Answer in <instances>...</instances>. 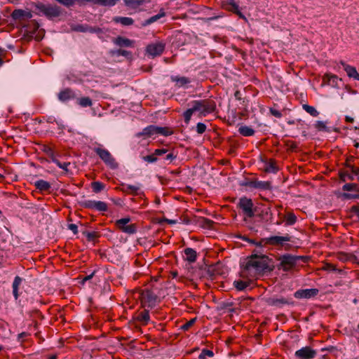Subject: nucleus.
<instances>
[{
    "instance_id": "f257e3e1",
    "label": "nucleus",
    "mask_w": 359,
    "mask_h": 359,
    "mask_svg": "<svg viewBox=\"0 0 359 359\" xmlns=\"http://www.w3.org/2000/svg\"><path fill=\"white\" fill-rule=\"evenodd\" d=\"M271 270L266 256L255 255L249 257L245 264L241 267L240 274L243 278L254 280Z\"/></svg>"
},
{
    "instance_id": "f03ea898",
    "label": "nucleus",
    "mask_w": 359,
    "mask_h": 359,
    "mask_svg": "<svg viewBox=\"0 0 359 359\" xmlns=\"http://www.w3.org/2000/svg\"><path fill=\"white\" fill-rule=\"evenodd\" d=\"M191 107L186 110L183 116L186 123H188L194 112H199L201 116H205L215 111L216 103L213 100L205 99L194 100L191 102Z\"/></svg>"
},
{
    "instance_id": "7ed1b4c3",
    "label": "nucleus",
    "mask_w": 359,
    "mask_h": 359,
    "mask_svg": "<svg viewBox=\"0 0 359 359\" xmlns=\"http://www.w3.org/2000/svg\"><path fill=\"white\" fill-rule=\"evenodd\" d=\"M34 8L39 11L38 15L43 14L48 19L57 18L61 14V8L57 5H46L41 2L33 4Z\"/></svg>"
},
{
    "instance_id": "20e7f679",
    "label": "nucleus",
    "mask_w": 359,
    "mask_h": 359,
    "mask_svg": "<svg viewBox=\"0 0 359 359\" xmlns=\"http://www.w3.org/2000/svg\"><path fill=\"white\" fill-rule=\"evenodd\" d=\"M302 260L306 263L309 258L304 256H294L289 254L284 255L279 258L280 266L284 271H288L295 267L298 261Z\"/></svg>"
},
{
    "instance_id": "39448f33",
    "label": "nucleus",
    "mask_w": 359,
    "mask_h": 359,
    "mask_svg": "<svg viewBox=\"0 0 359 359\" xmlns=\"http://www.w3.org/2000/svg\"><path fill=\"white\" fill-rule=\"evenodd\" d=\"M93 151L99 156L100 159L109 168L115 169L118 167V163L116 162L114 158L111 153L106 149L102 148L101 146L94 147Z\"/></svg>"
},
{
    "instance_id": "423d86ee",
    "label": "nucleus",
    "mask_w": 359,
    "mask_h": 359,
    "mask_svg": "<svg viewBox=\"0 0 359 359\" xmlns=\"http://www.w3.org/2000/svg\"><path fill=\"white\" fill-rule=\"evenodd\" d=\"M238 207L242 210L245 217L252 218L255 216L254 204L250 198L242 197L239 199Z\"/></svg>"
},
{
    "instance_id": "0eeeda50",
    "label": "nucleus",
    "mask_w": 359,
    "mask_h": 359,
    "mask_svg": "<svg viewBox=\"0 0 359 359\" xmlns=\"http://www.w3.org/2000/svg\"><path fill=\"white\" fill-rule=\"evenodd\" d=\"M158 301V296L150 290H144L141 293V302L144 306L154 308Z\"/></svg>"
},
{
    "instance_id": "6e6552de",
    "label": "nucleus",
    "mask_w": 359,
    "mask_h": 359,
    "mask_svg": "<svg viewBox=\"0 0 359 359\" xmlns=\"http://www.w3.org/2000/svg\"><path fill=\"white\" fill-rule=\"evenodd\" d=\"M83 208L95 210L99 212H106L108 210V205L105 202L100 201L85 200L79 203Z\"/></svg>"
},
{
    "instance_id": "1a4fd4ad",
    "label": "nucleus",
    "mask_w": 359,
    "mask_h": 359,
    "mask_svg": "<svg viewBox=\"0 0 359 359\" xmlns=\"http://www.w3.org/2000/svg\"><path fill=\"white\" fill-rule=\"evenodd\" d=\"M240 185L259 190H269L271 189V183L269 182L259 181L257 180L245 179L240 183Z\"/></svg>"
},
{
    "instance_id": "9d476101",
    "label": "nucleus",
    "mask_w": 359,
    "mask_h": 359,
    "mask_svg": "<svg viewBox=\"0 0 359 359\" xmlns=\"http://www.w3.org/2000/svg\"><path fill=\"white\" fill-rule=\"evenodd\" d=\"M130 221V217H124L116 220L115 224L121 231L128 234H133L137 231V226L135 224H128Z\"/></svg>"
},
{
    "instance_id": "9b49d317",
    "label": "nucleus",
    "mask_w": 359,
    "mask_h": 359,
    "mask_svg": "<svg viewBox=\"0 0 359 359\" xmlns=\"http://www.w3.org/2000/svg\"><path fill=\"white\" fill-rule=\"evenodd\" d=\"M222 7L225 10L237 15L241 19L247 22L246 17L241 12L239 6L234 0H224L222 1Z\"/></svg>"
},
{
    "instance_id": "f8f14e48",
    "label": "nucleus",
    "mask_w": 359,
    "mask_h": 359,
    "mask_svg": "<svg viewBox=\"0 0 359 359\" xmlns=\"http://www.w3.org/2000/svg\"><path fill=\"white\" fill-rule=\"evenodd\" d=\"M290 239L291 237L288 235L285 236H274L262 239L261 243L273 246H283L285 243L290 241Z\"/></svg>"
},
{
    "instance_id": "ddd939ff",
    "label": "nucleus",
    "mask_w": 359,
    "mask_h": 359,
    "mask_svg": "<svg viewBox=\"0 0 359 359\" xmlns=\"http://www.w3.org/2000/svg\"><path fill=\"white\" fill-rule=\"evenodd\" d=\"M165 49V43L162 41H157L149 44L146 48V52L152 57L161 55Z\"/></svg>"
},
{
    "instance_id": "4468645a",
    "label": "nucleus",
    "mask_w": 359,
    "mask_h": 359,
    "mask_svg": "<svg viewBox=\"0 0 359 359\" xmlns=\"http://www.w3.org/2000/svg\"><path fill=\"white\" fill-rule=\"evenodd\" d=\"M318 292L319 290L316 288L303 289L297 290L294 296L297 299H310L316 297Z\"/></svg>"
},
{
    "instance_id": "2eb2a0df",
    "label": "nucleus",
    "mask_w": 359,
    "mask_h": 359,
    "mask_svg": "<svg viewBox=\"0 0 359 359\" xmlns=\"http://www.w3.org/2000/svg\"><path fill=\"white\" fill-rule=\"evenodd\" d=\"M316 355V351L309 346L303 347L295 352V355L299 359H313Z\"/></svg>"
},
{
    "instance_id": "dca6fc26",
    "label": "nucleus",
    "mask_w": 359,
    "mask_h": 359,
    "mask_svg": "<svg viewBox=\"0 0 359 359\" xmlns=\"http://www.w3.org/2000/svg\"><path fill=\"white\" fill-rule=\"evenodd\" d=\"M134 320L139 323L142 325H146L150 320L149 312L147 309L137 313L134 317Z\"/></svg>"
},
{
    "instance_id": "f3484780",
    "label": "nucleus",
    "mask_w": 359,
    "mask_h": 359,
    "mask_svg": "<svg viewBox=\"0 0 359 359\" xmlns=\"http://www.w3.org/2000/svg\"><path fill=\"white\" fill-rule=\"evenodd\" d=\"M113 43L121 48L122 47H134L135 41L128 38L118 36L113 39Z\"/></svg>"
},
{
    "instance_id": "a211bd4d",
    "label": "nucleus",
    "mask_w": 359,
    "mask_h": 359,
    "mask_svg": "<svg viewBox=\"0 0 359 359\" xmlns=\"http://www.w3.org/2000/svg\"><path fill=\"white\" fill-rule=\"evenodd\" d=\"M268 305L276 307H281L283 305L289 304L290 301L284 297H269L266 299Z\"/></svg>"
},
{
    "instance_id": "6ab92c4d",
    "label": "nucleus",
    "mask_w": 359,
    "mask_h": 359,
    "mask_svg": "<svg viewBox=\"0 0 359 359\" xmlns=\"http://www.w3.org/2000/svg\"><path fill=\"white\" fill-rule=\"evenodd\" d=\"M74 98H76V95L70 88H65L58 94V99L63 102L74 100Z\"/></svg>"
},
{
    "instance_id": "aec40b11",
    "label": "nucleus",
    "mask_w": 359,
    "mask_h": 359,
    "mask_svg": "<svg viewBox=\"0 0 359 359\" xmlns=\"http://www.w3.org/2000/svg\"><path fill=\"white\" fill-rule=\"evenodd\" d=\"M154 135H158V126L150 125L144 128L141 133H137V136L149 137Z\"/></svg>"
},
{
    "instance_id": "412c9836",
    "label": "nucleus",
    "mask_w": 359,
    "mask_h": 359,
    "mask_svg": "<svg viewBox=\"0 0 359 359\" xmlns=\"http://www.w3.org/2000/svg\"><path fill=\"white\" fill-rule=\"evenodd\" d=\"M11 17L15 20H20L23 18L29 19L32 18V14L30 11H25L22 9H15L13 11Z\"/></svg>"
},
{
    "instance_id": "4be33fe9",
    "label": "nucleus",
    "mask_w": 359,
    "mask_h": 359,
    "mask_svg": "<svg viewBox=\"0 0 359 359\" xmlns=\"http://www.w3.org/2000/svg\"><path fill=\"white\" fill-rule=\"evenodd\" d=\"M341 64L343 65L344 70L346 71L347 75L350 78H353L355 80L359 81V74L358 73L356 69L352 66L345 64L344 62H341Z\"/></svg>"
},
{
    "instance_id": "5701e85b",
    "label": "nucleus",
    "mask_w": 359,
    "mask_h": 359,
    "mask_svg": "<svg viewBox=\"0 0 359 359\" xmlns=\"http://www.w3.org/2000/svg\"><path fill=\"white\" fill-rule=\"evenodd\" d=\"M22 282V278H20L18 276L15 277L13 285H12V287H13V294L15 300H17L19 297L20 294L18 292V289H19V286L21 285Z\"/></svg>"
},
{
    "instance_id": "b1692460",
    "label": "nucleus",
    "mask_w": 359,
    "mask_h": 359,
    "mask_svg": "<svg viewBox=\"0 0 359 359\" xmlns=\"http://www.w3.org/2000/svg\"><path fill=\"white\" fill-rule=\"evenodd\" d=\"M252 280L248 279V280H238L233 282V285L238 291H243L250 286Z\"/></svg>"
},
{
    "instance_id": "393cba45",
    "label": "nucleus",
    "mask_w": 359,
    "mask_h": 359,
    "mask_svg": "<svg viewBox=\"0 0 359 359\" xmlns=\"http://www.w3.org/2000/svg\"><path fill=\"white\" fill-rule=\"evenodd\" d=\"M35 187L40 191H48L50 189V184L43 180H39L34 182Z\"/></svg>"
},
{
    "instance_id": "a878e982",
    "label": "nucleus",
    "mask_w": 359,
    "mask_h": 359,
    "mask_svg": "<svg viewBox=\"0 0 359 359\" xmlns=\"http://www.w3.org/2000/svg\"><path fill=\"white\" fill-rule=\"evenodd\" d=\"M113 21L116 23H120L123 26L132 25L134 23L133 19L129 17H114Z\"/></svg>"
},
{
    "instance_id": "bb28decb",
    "label": "nucleus",
    "mask_w": 359,
    "mask_h": 359,
    "mask_svg": "<svg viewBox=\"0 0 359 359\" xmlns=\"http://www.w3.org/2000/svg\"><path fill=\"white\" fill-rule=\"evenodd\" d=\"M184 254L186 255V260L189 262H195L197 257L196 252L190 248H187L184 250Z\"/></svg>"
},
{
    "instance_id": "cd10ccee",
    "label": "nucleus",
    "mask_w": 359,
    "mask_h": 359,
    "mask_svg": "<svg viewBox=\"0 0 359 359\" xmlns=\"http://www.w3.org/2000/svg\"><path fill=\"white\" fill-rule=\"evenodd\" d=\"M264 170L266 172H277L278 168L276 165V162L272 159H270L269 161H266Z\"/></svg>"
},
{
    "instance_id": "c85d7f7f",
    "label": "nucleus",
    "mask_w": 359,
    "mask_h": 359,
    "mask_svg": "<svg viewBox=\"0 0 359 359\" xmlns=\"http://www.w3.org/2000/svg\"><path fill=\"white\" fill-rule=\"evenodd\" d=\"M323 81L329 85L336 86L337 85L338 77L334 74H326L323 76Z\"/></svg>"
},
{
    "instance_id": "c756f323",
    "label": "nucleus",
    "mask_w": 359,
    "mask_h": 359,
    "mask_svg": "<svg viewBox=\"0 0 359 359\" xmlns=\"http://www.w3.org/2000/svg\"><path fill=\"white\" fill-rule=\"evenodd\" d=\"M238 131L240 134L245 137L252 136L255 134V130L247 126H243L239 128Z\"/></svg>"
},
{
    "instance_id": "7c9ffc66",
    "label": "nucleus",
    "mask_w": 359,
    "mask_h": 359,
    "mask_svg": "<svg viewBox=\"0 0 359 359\" xmlns=\"http://www.w3.org/2000/svg\"><path fill=\"white\" fill-rule=\"evenodd\" d=\"M284 218L285 220V224L287 226H292V225L294 224L297 222V217L292 212H287L284 216Z\"/></svg>"
},
{
    "instance_id": "2f4dec72",
    "label": "nucleus",
    "mask_w": 359,
    "mask_h": 359,
    "mask_svg": "<svg viewBox=\"0 0 359 359\" xmlns=\"http://www.w3.org/2000/svg\"><path fill=\"white\" fill-rule=\"evenodd\" d=\"M125 4L131 8H136L139 7L140 6L142 5L145 0H123Z\"/></svg>"
},
{
    "instance_id": "473e14b6",
    "label": "nucleus",
    "mask_w": 359,
    "mask_h": 359,
    "mask_svg": "<svg viewBox=\"0 0 359 359\" xmlns=\"http://www.w3.org/2000/svg\"><path fill=\"white\" fill-rule=\"evenodd\" d=\"M165 15V12L163 10H161L158 14H156V15L149 18L148 20H147L146 22L144 23V25H150L154 22L157 21L162 17H164Z\"/></svg>"
},
{
    "instance_id": "72a5a7b5",
    "label": "nucleus",
    "mask_w": 359,
    "mask_h": 359,
    "mask_svg": "<svg viewBox=\"0 0 359 359\" xmlns=\"http://www.w3.org/2000/svg\"><path fill=\"white\" fill-rule=\"evenodd\" d=\"M77 103L82 107H90L93 104L91 99L88 97L77 99Z\"/></svg>"
},
{
    "instance_id": "f704fd0d",
    "label": "nucleus",
    "mask_w": 359,
    "mask_h": 359,
    "mask_svg": "<svg viewBox=\"0 0 359 359\" xmlns=\"http://www.w3.org/2000/svg\"><path fill=\"white\" fill-rule=\"evenodd\" d=\"M91 187L95 193H99L105 188V185L102 182L96 181L91 183Z\"/></svg>"
},
{
    "instance_id": "c9c22d12",
    "label": "nucleus",
    "mask_w": 359,
    "mask_h": 359,
    "mask_svg": "<svg viewBox=\"0 0 359 359\" xmlns=\"http://www.w3.org/2000/svg\"><path fill=\"white\" fill-rule=\"evenodd\" d=\"M302 108L311 116L316 117L319 115V112L316 109L315 107L309 104H303Z\"/></svg>"
},
{
    "instance_id": "e433bc0d",
    "label": "nucleus",
    "mask_w": 359,
    "mask_h": 359,
    "mask_svg": "<svg viewBox=\"0 0 359 359\" xmlns=\"http://www.w3.org/2000/svg\"><path fill=\"white\" fill-rule=\"evenodd\" d=\"M52 161L55 163L60 168L68 172V166L70 165L69 162H60L57 158L53 157Z\"/></svg>"
},
{
    "instance_id": "4c0bfd02",
    "label": "nucleus",
    "mask_w": 359,
    "mask_h": 359,
    "mask_svg": "<svg viewBox=\"0 0 359 359\" xmlns=\"http://www.w3.org/2000/svg\"><path fill=\"white\" fill-rule=\"evenodd\" d=\"M119 0H94V3L104 6H112L116 4Z\"/></svg>"
},
{
    "instance_id": "58836bf2",
    "label": "nucleus",
    "mask_w": 359,
    "mask_h": 359,
    "mask_svg": "<svg viewBox=\"0 0 359 359\" xmlns=\"http://www.w3.org/2000/svg\"><path fill=\"white\" fill-rule=\"evenodd\" d=\"M323 269L327 271L337 272L339 273H341L343 271L341 269H337L335 265L330 263H326L323 266Z\"/></svg>"
},
{
    "instance_id": "ea45409f",
    "label": "nucleus",
    "mask_w": 359,
    "mask_h": 359,
    "mask_svg": "<svg viewBox=\"0 0 359 359\" xmlns=\"http://www.w3.org/2000/svg\"><path fill=\"white\" fill-rule=\"evenodd\" d=\"M173 133L172 130L168 127H159L158 126V134H161L163 136H169Z\"/></svg>"
},
{
    "instance_id": "a19ab883",
    "label": "nucleus",
    "mask_w": 359,
    "mask_h": 359,
    "mask_svg": "<svg viewBox=\"0 0 359 359\" xmlns=\"http://www.w3.org/2000/svg\"><path fill=\"white\" fill-rule=\"evenodd\" d=\"M140 187L138 186L128 184L124 187L123 191L125 192H130L133 194H137Z\"/></svg>"
},
{
    "instance_id": "79ce46f5",
    "label": "nucleus",
    "mask_w": 359,
    "mask_h": 359,
    "mask_svg": "<svg viewBox=\"0 0 359 359\" xmlns=\"http://www.w3.org/2000/svg\"><path fill=\"white\" fill-rule=\"evenodd\" d=\"M83 233L86 236L88 241H93L99 237V234L96 231H83Z\"/></svg>"
},
{
    "instance_id": "37998d69",
    "label": "nucleus",
    "mask_w": 359,
    "mask_h": 359,
    "mask_svg": "<svg viewBox=\"0 0 359 359\" xmlns=\"http://www.w3.org/2000/svg\"><path fill=\"white\" fill-rule=\"evenodd\" d=\"M213 224L214 222L208 218L203 217L201 219V225L203 228L210 229L212 228Z\"/></svg>"
},
{
    "instance_id": "c03bdc74",
    "label": "nucleus",
    "mask_w": 359,
    "mask_h": 359,
    "mask_svg": "<svg viewBox=\"0 0 359 359\" xmlns=\"http://www.w3.org/2000/svg\"><path fill=\"white\" fill-rule=\"evenodd\" d=\"M315 128L319 131H329L326 126V123L321 121H316Z\"/></svg>"
},
{
    "instance_id": "a18cd8bd",
    "label": "nucleus",
    "mask_w": 359,
    "mask_h": 359,
    "mask_svg": "<svg viewBox=\"0 0 359 359\" xmlns=\"http://www.w3.org/2000/svg\"><path fill=\"white\" fill-rule=\"evenodd\" d=\"M214 353L212 351L208 349H203L198 356V359H205L207 357H212Z\"/></svg>"
},
{
    "instance_id": "49530a36",
    "label": "nucleus",
    "mask_w": 359,
    "mask_h": 359,
    "mask_svg": "<svg viewBox=\"0 0 359 359\" xmlns=\"http://www.w3.org/2000/svg\"><path fill=\"white\" fill-rule=\"evenodd\" d=\"M357 188H358V185L356 184L347 183L343 186L342 189L344 191H356Z\"/></svg>"
},
{
    "instance_id": "de8ad7c7",
    "label": "nucleus",
    "mask_w": 359,
    "mask_h": 359,
    "mask_svg": "<svg viewBox=\"0 0 359 359\" xmlns=\"http://www.w3.org/2000/svg\"><path fill=\"white\" fill-rule=\"evenodd\" d=\"M114 53L117 56H124L126 57H130L132 56V53L130 51L123 50V49H118L114 52Z\"/></svg>"
},
{
    "instance_id": "09e8293b",
    "label": "nucleus",
    "mask_w": 359,
    "mask_h": 359,
    "mask_svg": "<svg viewBox=\"0 0 359 359\" xmlns=\"http://www.w3.org/2000/svg\"><path fill=\"white\" fill-rule=\"evenodd\" d=\"M172 80L177 81L180 86H184L190 82L189 79L184 76L173 78Z\"/></svg>"
},
{
    "instance_id": "8fccbe9b",
    "label": "nucleus",
    "mask_w": 359,
    "mask_h": 359,
    "mask_svg": "<svg viewBox=\"0 0 359 359\" xmlns=\"http://www.w3.org/2000/svg\"><path fill=\"white\" fill-rule=\"evenodd\" d=\"M72 29L79 32H87L88 25H76L72 27Z\"/></svg>"
},
{
    "instance_id": "3c124183",
    "label": "nucleus",
    "mask_w": 359,
    "mask_h": 359,
    "mask_svg": "<svg viewBox=\"0 0 359 359\" xmlns=\"http://www.w3.org/2000/svg\"><path fill=\"white\" fill-rule=\"evenodd\" d=\"M196 321V318L191 319L190 320L185 323L183 325H182L181 329L184 331L188 330L191 327L193 326Z\"/></svg>"
},
{
    "instance_id": "603ef678",
    "label": "nucleus",
    "mask_w": 359,
    "mask_h": 359,
    "mask_svg": "<svg viewBox=\"0 0 359 359\" xmlns=\"http://www.w3.org/2000/svg\"><path fill=\"white\" fill-rule=\"evenodd\" d=\"M55 1L67 7H70V6H74L76 1V0H55Z\"/></svg>"
},
{
    "instance_id": "864d4df0",
    "label": "nucleus",
    "mask_w": 359,
    "mask_h": 359,
    "mask_svg": "<svg viewBox=\"0 0 359 359\" xmlns=\"http://www.w3.org/2000/svg\"><path fill=\"white\" fill-rule=\"evenodd\" d=\"M206 130V126L203 123H198L196 125V131L198 134L201 135L205 133Z\"/></svg>"
},
{
    "instance_id": "5fc2aeb1",
    "label": "nucleus",
    "mask_w": 359,
    "mask_h": 359,
    "mask_svg": "<svg viewBox=\"0 0 359 359\" xmlns=\"http://www.w3.org/2000/svg\"><path fill=\"white\" fill-rule=\"evenodd\" d=\"M143 160L148 163H154L158 160V158L157 157H156L154 154H153L151 155H147L146 156H144Z\"/></svg>"
},
{
    "instance_id": "6e6d98bb",
    "label": "nucleus",
    "mask_w": 359,
    "mask_h": 359,
    "mask_svg": "<svg viewBox=\"0 0 359 359\" xmlns=\"http://www.w3.org/2000/svg\"><path fill=\"white\" fill-rule=\"evenodd\" d=\"M87 32L90 33H102V29L97 27H91L88 25Z\"/></svg>"
},
{
    "instance_id": "4d7b16f0",
    "label": "nucleus",
    "mask_w": 359,
    "mask_h": 359,
    "mask_svg": "<svg viewBox=\"0 0 359 359\" xmlns=\"http://www.w3.org/2000/svg\"><path fill=\"white\" fill-rule=\"evenodd\" d=\"M270 113L277 118H280L282 116V113L280 111L273 108L270 109Z\"/></svg>"
},
{
    "instance_id": "13d9d810",
    "label": "nucleus",
    "mask_w": 359,
    "mask_h": 359,
    "mask_svg": "<svg viewBox=\"0 0 359 359\" xmlns=\"http://www.w3.org/2000/svg\"><path fill=\"white\" fill-rule=\"evenodd\" d=\"M67 227L69 230H71L74 233V234L76 235L78 233V226L76 224H68Z\"/></svg>"
},
{
    "instance_id": "bf43d9fd",
    "label": "nucleus",
    "mask_w": 359,
    "mask_h": 359,
    "mask_svg": "<svg viewBox=\"0 0 359 359\" xmlns=\"http://www.w3.org/2000/svg\"><path fill=\"white\" fill-rule=\"evenodd\" d=\"M168 152V150L165 149H157L154 151V154L155 156H161Z\"/></svg>"
},
{
    "instance_id": "052dcab7",
    "label": "nucleus",
    "mask_w": 359,
    "mask_h": 359,
    "mask_svg": "<svg viewBox=\"0 0 359 359\" xmlns=\"http://www.w3.org/2000/svg\"><path fill=\"white\" fill-rule=\"evenodd\" d=\"M243 240H245V241H248L249 243L255 244V245H256L257 246H262L263 245H264V243H261L262 240L259 242H255L253 240H251V239H249V238H244Z\"/></svg>"
},
{
    "instance_id": "680f3d73",
    "label": "nucleus",
    "mask_w": 359,
    "mask_h": 359,
    "mask_svg": "<svg viewBox=\"0 0 359 359\" xmlns=\"http://www.w3.org/2000/svg\"><path fill=\"white\" fill-rule=\"evenodd\" d=\"M176 157H177V156L174 155L173 153H169L166 155L165 159L168 161H170L171 162L172 160L176 158Z\"/></svg>"
},
{
    "instance_id": "e2e57ef3",
    "label": "nucleus",
    "mask_w": 359,
    "mask_h": 359,
    "mask_svg": "<svg viewBox=\"0 0 359 359\" xmlns=\"http://www.w3.org/2000/svg\"><path fill=\"white\" fill-rule=\"evenodd\" d=\"M94 274H95V271H93L90 275L85 276L83 278V280H82V283H83L86 282L87 280H89L90 279H91L93 277Z\"/></svg>"
},
{
    "instance_id": "0e129e2a",
    "label": "nucleus",
    "mask_w": 359,
    "mask_h": 359,
    "mask_svg": "<svg viewBox=\"0 0 359 359\" xmlns=\"http://www.w3.org/2000/svg\"><path fill=\"white\" fill-rule=\"evenodd\" d=\"M344 197L345 198H347V199H351V198H357L358 197V195H353V194H346V193H344L343 194Z\"/></svg>"
},
{
    "instance_id": "69168bd1",
    "label": "nucleus",
    "mask_w": 359,
    "mask_h": 359,
    "mask_svg": "<svg viewBox=\"0 0 359 359\" xmlns=\"http://www.w3.org/2000/svg\"><path fill=\"white\" fill-rule=\"evenodd\" d=\"M351 172L354 175L359 177V168H351Z\"/></svg>"
},
{
    "instance_id": "338daca9",
    "label": "nucleus",
    "mask_w": 359,
    "mask_h": 359,
    "mask_svg": "<svg viewBox=\"0 0 359 359\" xmlns=\"http://www.w3.org/2000/svg\"><path fill=\"white\" fill-rule=\"evenodd\" d=\"M221 17H222V15H215L213 17L208 18L206 19V21L207 22H210V21H212V20H217V19H219Z\"/></svg>"
},
{
    "instance_id": "774afa93",
    "label": "nucleus",
    "mask_w": 359,
    "mask_h": 359,
    "mask_svg": "<svg viewBox=\"0 0 359 359\" xmlns=\"http://www.w3.org/2000/svg\"><path fill=\"white\" fill-rule=\"evenodd\" d=\"M352 210L359 217V206H353Z\"/></svg>"
}]
</instances>
